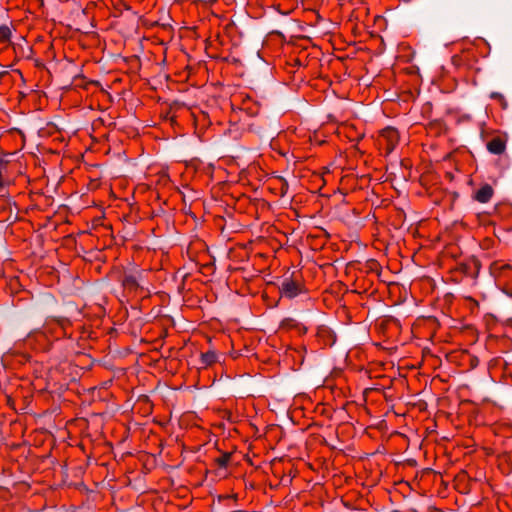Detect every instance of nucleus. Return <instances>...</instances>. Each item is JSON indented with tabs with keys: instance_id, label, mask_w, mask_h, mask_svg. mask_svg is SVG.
<instances>
[{
	"instance_id": "1",
	"label": "nucleus",
	"mask_w": 512,
	"mask_h": 512,
	"mask_svg": "<svg viewBox=\"0 0 512 512\" xmlns=\"http://www.w3.org/2000/svg\"><path fill=\"white\" fill-rule=\"evenodd\" d=\"M281 297L293 299L306 292L304 285L292 278H284L279 287Z\"/></svg>"
},
{
	"instance_id": "2",
	"label": "nucleus",
	"mask_w": 512,
	"mask_h": 512,
	"mask_svg": "<svg viewBox=\"0 0 512 512\" xmlns=\"http://www.w3.org/2000/svg\"><path fill=\"white\" fill-rule=\"evenodd\" d=\"M379 145L382 146L386 154H390L399 141V133L394 127H386L381 130L379 135Z\"/></svg>"
},
{
	"instance_id": "3",
	"label": "nucleus",
	"mask_w": 512,
	"mask_h": 512,
	"mask_svg": "<svg viewBox=\"0 0 512 512\" xmlns=\"http://www.w3.org/2000/svg\"><path fill=\"white\" fill-rule=\"evenodd\" d=\"M71 325L67 318H50L47 319L44 324L45 332L51 333L55 330V336L57 338L67 334V327Z\"/></svg>"
},
{
	"instance_id": "4",
	"label": "nucleus",
	"mask_w": 512,
	"mask_h": 512,
	"mask_svg": "<svg viewBox=\"0 0 512 512\" xmlns=\"http://www.w3.org/2000/svg\"><path fill=\"white\" fill-rule=\"evenodd\" d=\"M486 146L490 153L500 155L506 149V142L504 139L497 136L488 141Z\"/></svg>"
},
{
	"instance_id": "5",
	"label": "nucleus",
	"mask_w": 512,
	"mask_h": 512,
	"mask_svg": "<svg viewBox=\"0 0 512 512\" xmlns=\"http://www.w3.org/2000/svg\"><path fill=\"white\" fill-rule=\"evenodd\" d=\"M493 196V188L489 184L483 185L475 193V200L480 203H487Z\"/></svg>"
},
{
	"instance_id": "6",
	"label": "nucleus",
	"mask_w": 512,
	"mask_h": 512,
	"mask_svg": "<svg viewBox=\"0 0 512 512\" xmlns=\"http://www.w3.org/2000/svg\"><path fill=\"white\" fill-rule=\"evenodd\" d=\"M122 285L125 289H128L130 291H135L139 287V283L136 276L132 274H128L123 277Z\"/></svg>"
},
{
	"instance_id": "7",
	"label": "nucleus",
	"mask_w": 512,
	"mask_h": 512,
	"mask_svg": "<svg viewBox=\"0 0 512 512\" xmlns=\"http://www.w3.org/2000/svg\"><path fill=\"white\" fill-rule=\"evenodd\" d=\"M9 161L5 156L0 155V190L6 185L4 174L7 172Z\"/></svg>"
},
{
	"instance_id": "8",
	"label": "nucleus",
	"mask_w": 512,
	"mask_h": 512,
	"mask_svg": "<svg viewBox=\"0 0 512 512\" xmlns=\"http://www.w3.org/2000/svg\"><path fill=\"white\" fill-rule=\"evenodd\" d=\"M217 361V355L213 351H208L201 354V363L204 366H210Z\"/></svg>"
},
{
	"instance_id": "9",
	"label": "nucleus",
	"mask_w": 512,
	"mask_h": 512,
	"mask_svg": "<svg viewBox=\"0 0 512 512\" xmlns=\"http://www.w3.org/2000/svg\"><path fill=\"white\" fill-rule=\"evenodd\" d=\"M231 455L229 453H223L215 459L216 464L219 468H226L230 462Z\"/></svg>"
},
{
	"instance_id": "10",
	"label": "nucleus",
	"mask_w": 512,
	"mask_h": 512,
	"mask_svg": "<svg viewBox=\"0 0 512 512\" xmlns=\"http://www.w3.org/2000/svg\"><path fill=\"white\" fill-rule=\"evenodd\" d=\"M11 36V30L7 26H0V42H6Z\"/></svg>"
},
{
	"instance_id": "11",
	"label": "nucleus",
	"mask_w": 512,
	"mask_h": 512,
	"mask_svg": "<svg viewBox=\"0 0 512 512\" xmlns=\"http://www.w3.org/2000/svg\"><path fill=\"white\" fill-rule=\"evenodd\" d=\"M287 190H288V183L284 180L283 184L281 186V193H282V195L286 194Z\"/></svg>"
},
{
	"instance_id": "12",
	"label": "nucleus",
	"mask_w": 512,
	"mask_h": 512,
	"mask_svg": "<svg viewBox=\"0 0 512 512\" xmlns=\"http://www.w3.org/2000/svg\"><path fill=\"white\" fill-rule=\"evenodd\" d=\"M491 97L492 98H497V97H501V95L498 94V93H492Z\"/></svg>"
}]
</instances>
